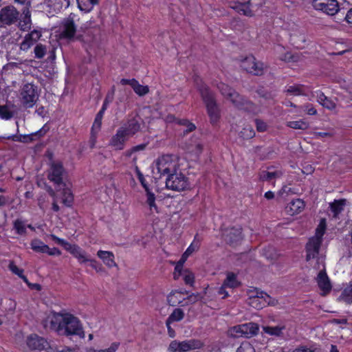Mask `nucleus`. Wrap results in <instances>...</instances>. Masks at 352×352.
Wrapping results in <instances>:
<instances>
[{"label":"nucleus","mask_w":352,"mask_h":352,"mask_svg":"<svg viewBox=\"0 0 352 352\" xmlns=\"http://www.w3.org/2000/svg\"><path fill=\"white\" fill-rule=\"evenodd\" d=\"M139 120H140V118H130L127 120L126 123L124 124V126L122 127L127 135H133L140 130L141 127Z\"/></svg>","instance_id":"aec40b11"},{"label":"nucleus","mask_w":352,"mask_h":352,"mask_svg":"<svg viewBox=\"0 0 352 352\" xmlns=\"http://www.w3.org/2000/svg\"><path fill=\"white\" fill-rule=\"evenodd\" d=\"M243 324H239L232 327L230 329V334L233 338L245 337Z\"/></svg>","instance_id":"09e8293b"},{"label":"nucleus","mask_w":352,"mask_h":352,"mask_svg":"<svg viewBox=\"0 0 352 352\" xmlns=\"http://www.w3.org/2000/svg\"><path fill=\"white\" fill-rule=\"evenodd\" d=\"M250 0L244 1L239 7H237V12L243 14L247 16H252L253 15L252 10L250 8Z\"/></svg>","instance_id":"58836bf2"},{"label":"nucleus","mask_w":352,"mask_h":352,"mask_svg":"<svg viewBox=\"0 0 352 352\" xmlns=\"http://www.w3.org/2000/svg\"><path fill=\"white\" fill-rule=\"evenodd\" d=\"M76 258L80 263H85L91 261L89 256H88L86 252L83 250H81V252H80Z\"/></svg>","instance_id":"13d9d810"},{"label":"nucleus","mask_w":352,"mask_h":352,"mask_svg":"<svg viewBox=\"0 0 352 352\" xmlns=\"http://www.w3.org/2000/svg\"><path fill=\"white\" fill-rule=\"evenodd\" d=\"M16 41V40L13 37H10L8 39V45L6 47L7 50L6 58L8 60H19L17 55L21 51Z\"/></svg>","instance_id":"a211bd4d"},{"label":"nucleus","mask_w":352,"mask_h":352,"mask_svg":"<svg viewBox=\"0 0 352 352\" xmlns=\"http://www.w3.org/2000/svg\"><path fill=\"white\" fill-rule=\"evenodd\" d=\"M125 133L123 128H120L116 133L111 138L110 145L113 146L116 150H122L126 141Z\"/></svg>","instance_id":"f3484780"},{"label":"nucleus","mask_w":352,"mask_h":352,"mask_svg":"<svg viewBox=\"0 0 352 352\" xmlns=\"http://www.w3.org/2000/svg\"><path fill=\"white\" fill-rule=\"evenodd\" d=\"M13 228L17 234L25 235L27 232L26 226L25 225L24 221L20 219H17L14 221Z\"/></svg>","instance_id":"37998d69"},{"label":"nucleus","mask_w":352,"mask_h":352,"mask_svg":"<svg viewBox=\"0 0 352 352\" xmlns=\"http://www.w3.org/2000/svg\"><path fill=\"white\" fill-rule=\"evenodd\" d=\"M302 109L305 111L309 115H316L317 113L316 109L311 104H307L302 107Z\"/></svg>","instance_id":"338daca9"},{"label":"nucleus","mask_w":352,"mask_h":352,"mask_svg":"<svg viewBox=\"0 0 352 352\" xmlns=\"http://www.w3.org/2000/svg\"><path fill=\"white\" fill-rule=\"evenodd\" d=\"M3 138L24 143H30L32 142V139L30 138L28 135H12L8 137H3Z\"/></svg>","instance_id":"49530a36"},{"label":"nucleus","mask_w":352,"mask_h":352,"mask_svg":"<svg viewBox=\"0 0 352 352\" xmlns=\"http://www.w3.org/2000/svg\"><path fill=\"white\" fill-rule=\"evenodd\" d=\"M263 328L264 332L270 336H280L283 334V331L285 329V325L279 324L275 327L265 326Z\"/></svg>","instance_id":"7c9ffc66"},{"label":"nucleus","mask_w":352,"mask_h":352,"mask_svg":"<svg viewBox=\"0 0 352 352\" xmlns=\"http://www.w3.org/2000/svg\"><path fill=\"white\" fill-rule=\"evenodd\" d=\"M203 298V296L199 294V293H196V294H192L190 295H189L186 299H188V300H190L192 303H195L196 302H197L198 300H199L200 299H201Z\"/></svg>","instance_id":"774afa93"},{"label":"nucleus","mask_w":352,"mask_h":352,"mask_svg":"<svg viewBox=\"0 0 352 352\" xmlns=\"http://www.w3.org/2000/svg\"><path fill=\"white\" fill-rule=\"evenodd\" d=\"M46 47L41 43L36 44L34 49V57L38 59L43 58L46 54Z\"/></svg>","instance_id":"8fccbe9b"},{"label":"nucleus","mask_w":352,"mask_h":352,"mask_svg":"<svg viewBox=\"0 0 352 352\" xmlns=\"http://www.w3.org/2000/svg\"><path fill=\"white\" fill-rule=\"evenodd\" d=\"M173 156L165 155L159 157L156 161V168L161 175H166L167 177L175 172V164L173 162Z\"/></svg>","instance_id":"9d476101"},{"label":"nucleus","mask_w":352,"mask_h":352,"mask_svg":"<svg viewBox=\"0 0 352 352\" xmlns=\"http://www.w3.org/2000/svg\"><path fill=\"white\" fill-rule=\"evenodd\" d=\"M184 281L186 285L193 286L195 282V276L192 272H188L184 276Z\"/></svg>","instance_id":"052dcab7"},{"label":"nucleus","mask_w":352,"mask_h":352,"mask_svg":"<svg viewBox=\"0 0 352 352\" xmlns=\"http://www.w3.org/2000/svg\"><path fill=\"white\" fill-rule=\"evenodd\" d=\"M146 192V203L149 206L151 210L154 209L157 212H158L157 206L155 204V195L153 192H152L150 188H147L145 190Z\"/></svg>","instance_id":"79ce46f5"},{"label":"nucleus","mask_w":352,"mask_h":352,"mask_svg":"<svg viewBox=\"0 0 352 352\" xmlns=\"http://www.w3.org/2000/svg\"><path fill=\"white\" fill-rule=\"evenodd\" d=\"M303 87L302 85L296 84L289 86L285 91L288 94L300 96L303 94Z\"/></svg>","instance_id":"a18cd8bd"},{"label":"nucleus","mask_w":352,"mask_h":352,"mask_svg":"<svg viewBox=\"0 0 352 352\" xmlns=\"http://www.w3.org/2000/svg\"><path fill=\"white\" fill-rule=\"evenodd\" d=\"M263 255L268 260L275 261L277 258V254L274 247L268 246L263 249Z\"/></svg>","instance_id":"de8ad7c7"},{"label":"nucleus","mask_w":352,"mask_h":352,"mask_svg":"<svg viewBox=\"0 0 352 352\" xmlns=\"http://www.w3.org/2000/svg\"><path fill=\"white\" fill-rule=\"evenodd\" d=\"M256 129L259 132H264L267 130V124L263 121L256 119L255 120Z\"/></svg>","instance_id":"0e129e2a"},{"label":"nucleus","mask_w":352,"mask_h":352,"mask_svg":"<svg viewBox=\"0 0 352 352\" xmlns=\"http://www.w3.org/2000/svg\"><path fill=\"white\" fill-rule=\"evenodd\" d=\"M38 96L37 85L33 83H25L21 87L20 100L25 108H32L38 99Z\"/></svg>","instance_id":"7ed1b4c3"},{"label":"nucleus","mask_w":352,"mask_h":352,"mask_svg":"<svg viewBox=\"0 0 352 352\" xmlns=\"http://www.w3.org/2000/svg\"><path fill=\"white\" fill-rule=\"evenodd\" d=\"M305 206V202L300 199L292 200L289 203V208L293 214L300 212Z\"/></svg>","instance_id":"e433bc0d"},{"label":"nucleus","mask_w":352,"mask_h":352,"mask_svg":"<svg viewBox=\"0 0 352 352\" xmlns=\"http://www.w3.org/2000/svg\"><path fill=\"white\" fill-rule=\"evenodd\" d=\"M185 316L184 311L180 308H176L169 315L167 320L171 322H179L184 319Z\"/></svg>","instance_id":"4c0bfd02"},{"label":"nucleus","mask_w":352,"mask_h":352,"mask_svg":"<svg viewBox=\"0 0 352 352\" xmlns=\"http://www.w3.org/2000/svg\"><path fill=\"white\" fill-rule=\"evenodd\" d=\"M222 237L224 241L232 247L237 246L243 239L242 230L240 228H228L223 230Z\"/></svg>","instance_id":"9b49d317"},{"label":"nucleus","mask_w":352,"mask_h":352,"mask_svg":"<svg viewBox=\"0 0 352 352\" xmlns=\"http://www.w3.org/2000/svg\"><path fill=\"white\" fill-rule=\"evenodd\" d=\"M204 148L203 142L199 140L197 136L193 135L188 143V149L196 154H200Z\"/></svg>","instance_id":"bb28decb"},{"label":"nucleus","mask_w":352,"mask_h":352,"mask_svg":"<svg viewBox=\"0 0 352 352\" xmlns=\"http://www.w3.org/2000/svg\"><path fill=\"white\" fill-rule=\"evenodd\" d=\"M322 242V240L319 237H311L309 239L305 246L307 261L318 258Z\"/></svg>","instance_id":"2eb2a0df"},{"label":"nucleus","mask_w":352,"mask_h":352,"mask_svg":"<svg viewBox=\"0 0 352 352\" xmlns=\"http://www.w3.org/2000/svg\"><path fill=\"white\" fill-rule=\"evenodd\" d=\"M51 238L56 243H57L58 245H61L62 247H63L65 248V250L66 249V248L67 247V245H69V243H68L67 241H65L64 239H60L58 238V236H55L54 234H52L51 235Z\"/></svg>","instance_id":"e2e57ef3"},{"label":"nucleus","mask_w":352,"mask_h":352,"mask_svg":"<svg viewBox=\"0 0 352 352\" xmlns=\"http://www.w3.org/2000/svg\"><path fill=\"white\" fill-rule=\"evenodd\" d=\"M208 115L210 118V122L212 125H215L219 122L221 115L220 109L217 102L206 105Z\"/></svg>","instance_id":"412c9836"},{"label":"nucleus","mask_w":352,"mask_h":352,"mask_svg":"<svg viewBox=\"0 0 352 352\" xmlns=\"http://www.w3.org/2000/svg\"><path fill=\"white\" fill-rule=\"evenodd\" d=\"M50 329L60 336L85 337L79 319L70 314H55L50 319Z\"/></svg>","instance_id":"f257e3e1"},{"label":"nucleus","mask_w":352,"mask_h":352,"mask_svg":"<svg viewBox=\"0 0 352 352\" xmlns=\"http://www.w3.org/2000/svg\"><path fill=\"white\" fill-rule=\"evenodd\" d=\"M16 113L15 106L13 104L0 105V118L8 120L12 118Z\"/></svg>","instance_id":"5701e85b"},{"label":"nucleus","mask_w":352,"mask_h":352,"mask_svg":"<svg viewBox=\"0 0 352 352\" xmlns=\"http://www.w3.org/2000/svg\"><path fill=\"white\" fill-rule=\"evenodd\" d=\"M28 348L35 352H57L44 338L37 334H31L26 339Z\"/></svg>","instance_id":"423d86ee"},{"label":"nucleus","mask_w":352,"mask_h":352,"mask_svg":"<svg viewBox=\"0 0 352 352\" xmlns=\"http://www.w3.org/2000/svg\"><path fill=\"white\" fill-rule=\"evenodd\" d=\"M166 187L175 191H183L190 188L188 178L181 172L176 170L169 175L166 179Z\"/></svg>","instance_id":"39448f33"},{"label":"nucleus","mask_w":352,"mask_h":352,"mask_svg":"<svg viewBox=\"0 0 352 352\" xmlns=\"http://www.w3.org/2000/svg\"><path fill=\"white\" fill-rule=\"evenodd\" d=\"M8 269L14 274L17 275L21 278L26 284H29L28 278L23 275L24 270L19 268L14 263V261H10L8 265Z\"/></svg>","instance_id":"f704fd0d"},{"label":"nucleus","mask_w":352,"mask_h":352,"mask_svg":"<svg viewBox=\"0 0 352 352\" xmlns=\"http://www.w3.org/2000/svg\"><path fill=\"white\" fill-rule=\"evenodd\" d=\"M239 136L244 140H249L255 136V132L251 127H245L239 133Z\"/></svg>","instance_id":"3c124183"},{"label":"nucleus","mask_w":352,"mask_h":352,"mask_svg":"<svg viewBox=\"0 0 352 352\" xmlns=\"http://www.w3.org/2000/svg\"><path fill=\"white\" fill-rule=\"evenodd\" d=\"M49 166L50 168L47 171V179L53 182L56 185V187L65 186L63 178L65 172L63 163L61 162H53Z\"/></svg>","instance_id":"1a4fd4ad"},{"label":"nucleus","mask_w":352,"mask_h":352,"mask_svg":"<svg viewBox=\"0 0 352 352\" xmlns=\"http://www.w3.org/2000/svg\"><path fill=\"white\" fill-rule=\"evenodd\" d=\"M195 81L196 82L197 89L206 106L217 102L214 94L208 85L204 84L200 79H195Z\"/></svg>","instance_id":"ddd939ff"},{"label":"nucleus","mask_w":352,"mask_h":352,"mask_svg":"<svg viewBox=\"0 0 352 352\" xmlns=\"http://www.w3.org/2000/svg\"><path fill=\"white\" fill-rule=\"evenodd\" d=\"M287 126L294 129L306 130L309 128V123L303 120L288 122Z\"/></svg>","instance_id":"c03bdc74"},{"label":"nucleus","mask_w":352,"mask_h":352,"mask_svg":"<svg viewBox=\"0 0 352 352\" xmlns=\"http://www.w3.org/2000/svg\"><path fill=\"white\" fill-rule=\"evenodd\" d=\"M204 346V343L199 339H190L184 341L173 340L168 348V352H189L200 349Z\"/></svg>","instance_id":"20e7f679"},{"label":"nucleus","mask_w":352,"mask_h":352,"mask_svg":"<svg viewBox=\"0 0 352 352\" xmlns=\"http://www.w3.org/2000/svg\"><path fill=\"white\" fill-rule=\"evenodd\" d=\"M263 298L265 302L268 305L274 306L277 304V300L276 299L272 298L270 296H269L266 293H264L263 292H261L259 293L257 292L256 296L253 299H252L251 303L252 304L255 303L258 300V298Z\"/></svg>","instance_id":"72a5a7b5"},{"label":"nucleus","mask_w":352,"mask_h":352,"mask_svg":"<svg viewBox=\"0 0 352 352\" xmlns=\"http://www.w3.org/2000/svg\"><path fill=\"white\" fill-rule=\"evenodd\" d=\"M136 173H137V176H138V180L141 183V185L144 188V190L148 188H149L148 185L146 183L143 174L140 172V170L138 168H136Z\"/></svg>","instance_id":"680f3d73"},{"label":"nucleus","mask_w":352,"mask_h":352,"mask_svg":"<svg viewBox=\"0 0 352 352\" xmlns=\"http://www.w3.org/2000/svg\"><path fill=\"white\" fill-rule=\"evenodd\" d=\"M230 101L237 109L248 113L254 112L256 109V105L254 102L240 95L238 92L234 94V97Z\"/></svg>","instance_id":"4468645a"},{"label":"nucleus","mask_w":352,"mask_h":352,"mask_svg":"<svg viewBox=\"0 0 352 352\" xmlns=\"http://www.w3.org/2000/svg\"><path fill=\"white\" fill-rule=\"evenodd\" d=\"M317 101L324 108L333 110L336 107V103L329 98L326 96L323 92H316Z\"/></svg>","instance_id":"b1692460"},{"label":"nucleus","mask_w":352,"mask_h":352,"mask_svg":"<svg viewBox=\"0 0 352 352\" xmlns=\"http://www.w3.org/2000/svg\"><path fill=\"white\" fill-rule=\"evenodd\" d=\"M97 256L102 260L104 263L109 267H112L116 265L114 261V255L111 252L99 250L97 252Z\"/></svg>","instance_id":"393cba45"},{"label":"nucleus","mask_w":352,"mask_h":352,"mask_svg":"<svg viewBox=\"0 0 352 352\" xmlns=\"http://www.w3.org/2000/svg\"><path fill=\"white\" fill-rule=\"evenodd\" d=\"M120 83L123 85H129L135 91L136 94L140 96H143L148 93L149 89L148 86H144L139 84L138 81L135 78L132 79H126L122 78L120 80Z\"/></svg>","instance_id":"dca6fc26"},{"label":"nucleus","mask_w":352,"mask_h":352,"mask_svg":"<svg viewBox=\"0 0 352 352\" xmlns=\"http://www.w3.org/2000/svg\"><path fill=\"white\" fill-rule=\"evenodd\" d=\"M318 287L323 292V295H326L331 290V285L329 278L324 270L320 271L317 276Z\"/></svg>","instance_id":"6ab92c4d"},{"label":"nucleus","mask_w":352,"mask_h":352,"mask_svg":"<svg viewBox=\"0 0 352 352\" xmlns=\"http://www.w3.org/2000/svg\"><path fill=\"white\" fill-rule=\"evenodd\" d=\"M317 348L315 346H311L309 347L307 346H300L295 349L292 352H315Z\"/></svg>","instance_id":"bf43d9fd"},{"label":"nucleus","mask_w":352,"mask_h":352,"mask_svg":"<svg viewBox=\"0 0 352 352\" xmlns=\"http://www.w3.org/2000/svg\"><path fill=\"white\" fill-rule=\"evenodd\" d=\"M257 94L265 100H273L274 97L271 92L265 90L263 87L259 88L256 90Z\"/></svg>","instance_id":"5fc2aeb1"},{"label":"nucleus","mask_w":352,"mask_h":352,"mask_svg":"<svg viewBox=\"0 0 352 352\" xmlns=\"http://www.w3.org/2000/svg\"><path fill=\"white\" fill-rule=\"evenodd\" d=\"M281 173L280 171H267L263 170L260 174V179L263 181L270 182L274 178H277L281 176Z\"/></svg>","instance_id":"ea45409f"},{"label":"nucleus","mask_w":352,"mask_h":352,"mask_svg":"<svg viewBox=\"0 0 352 352\" xmlns=\"http://www.w3.org/2000/svg\"><path fill=\"white\" fill-rule=\"evenodd\" d=\"M236 352H256L254 346L248 342H243L238 347Z\"/></svg>","instance_id":"603ef678"},{"label":"nucleus","mask_w":352,"mask_h":352,"mask_svg":"<svg viewBox=\"0 0 352 352\" xmlns=\"http://www.w3.org/2000/svg\"><path fill=\"white\" fill-rule=\"evenodd\" d=\"M31 248L32 249L36 252L39 253H45L46 251H48L49 246L45 245L42 241L40 239H34L31 241Z\"/></svg>","instance_id":"473e14b6"},{"label":"nucleus","mask_w":352,"mask_h":352,"mask_svg":"<svg viewBox=\"0 0 352 352\" xmlns=\"http://www.w3.org/2000/svg\"><path fill=\"white\" fill-rule=\"evenodd\" d=\"M218 89H219L221 94L230 100L234 97V94L237 93L232 87L224 83H220L218 85Z\"/></svg>","instance_id":"2f4dec72"},{"label":"nucleus","mask_w":352,"mask_h":352,"mask_svg":"<svg viewBox=\"0 0 352 352\" xmlns=\"http://www.w3.org/2000/svg\"><path fill=\"white\" fill-rule=\"evenodd\" d=\"M30 7L25 6V8L23 11V14H24V16L23 18V24H21V29L23 31H25L30 28V24H31V14L29 10Z\"/></svg>","instance_id":"c9c22d12"},{"label":"nucleus","mask_w":352,"mask_h":352,"mask_svg":"<svg viewBox=\"0 0 352 352\" xmlns=\"http://www.w3.org/2000/svg\"><path fill=\"white\" fill-rule=\"evenodd\" d=\"M78 7L85 13L89 12L92 10L94 6L98 5L99 0H76Z\"/></svg>","instance_id":"cd10ccee"},{"label":"nucleus","mask_w":352,"mask_h":352,"mask_svg":"<svg viewBox=\"0 0 352 352\" xmlns=\"http://www.w3.org/2000/svg\"><path fill=\"white\" fill-rule=\"evenodd\" d=\"M346 204V199L335 200L330 204L329 208L333 213V217L338 218V215L343 211L344 206Z\"/></svg>","instance_id":"c85d7f7f"},{"label":"nucleus","mask_w":352,"mask_h":352,"mask_svg":"<svg viewBox=\"0 0 352 352\" xmlns=\"http://www.w3.org/2000/svg\"><path fill=\"white\" fill-rule=\"evenodd\" d=\"M49 131V127L45 124L41 129L34 133V135L36 136V138L40 139L43 137L47 132Z\"/></svg>","instance_id":"69168bd1"},{"label":"nucleus","mask_w":352,"mask_h":352,"mask_svg":"<svg viewBox=\"0 0 352 352\" xmlns=\"http://www.w3.org/2000/svg\"><path fill=\"white\" fill-rule=\"evenodd\" d=\"M324 221V225L320 223L318 228H316V235L314 237H319L320 240H322V236L325 232L326 230V222L325 219H322Z\"/></svg>","instance_id":"4d7b16f0"},{"label":"nucleus","mask_w":352,"mask_h":352,"mask_svg":"<svg viewBox=\"0 0 352 352\" xmlns=\"http://www.w3.org/2000/svg\"><path fill=\"white\" fill-rule=\"evenodd\" d=\"M102 125V119L98 118L96 116L94 122L93 123L92 127H91V134L92 135L98 133V132L100 130Z\"/></svg>","instance_id":"6e6d98bb"},{"label":"nucleus","mask_w":352,"mask_h":352,"mask_svg":"<svg viewBox=\"0 0 352 352\" xmlns=\"http://www.w3.org/2000/svg\"><path fill=\"white\" fill-rule=\"evenodd\" d=\"M311 4L316 10L333 16L340 12L339 3L337 0H312Z\"/></svg>","instance_id":"6e6552de"},{"label":"nucleus","mask_w":352,"mask_h":352,"mask_svg":"<svg viewBox=\"0 0 352 352\" xmlns=\"http://www.w3.org/2000/svg\"><path fill=\"white\" fill-rule=\"evenodd\" d=\"M338 299L344 301L347 304L352 303V285L344 288Z\"/></svg>","instance_id":"a19ab883"},{"label":"nucleus","mask_w":352,"mask_h":352,"mask_svg":"<svg viewBox=\"0 0 352 352\" xmlns=\"http://www.w3.org/2000/svg\"><path fill=\"white\" fill-rule=\"evenodd\" d=\"M243 324V327H245L243 329L245 333V338H251L258 334L259 327L256 323L248 322Z\"/></svg>","instance_id":"c756f323"},{"label":"nucleus","mask_w":352,"mask_h":352,"mask_svg":"<svg viewBox=\"0 0 352 352\" xmlns=\"http://www.w3.org/2000/svg\"><path fill=\"white\" fill-rule=\"evenodd\" d=\"M20 13L12 5L3 7L0 10L1 26H10L15 24L19 19Z\"/></svg>","instance_id":"0eeeda50"},{"label":"nucleus","mask_w":352,"mask_h":352,"mask_svg":"<svg viewBox=\"0 0 352 352\" xmlns=\"http://www.w3.org/2000/svg\"><path fill=\"white\" fill-rule=\"evenodd\" d=\"M56 191H60L62 202L67 207H71L74 202V196L71 190L65 186L56 187Z\"/></svg>","instance_id":"4be33fe9"},{"label":"nucleus","mask_w":352,"mask_h":352,"mask_svg":"<svg viewBox=\"0 0 352 352\" xmlns=\"http://www.w3.org/2000/svg\"><path fill=\"white\" fill-rule=\"evenodd\" d=\"M82 249L76 244H71L69 243L67 247L66 248L65 250L69 252L71 254H72L75 258L77 256V255L81 252V250Z\"/></svg>","instance_id":"864d4df0"},{"label":"nucleus","mask_w":352,"mask_h":352,"mask_svg":"<svg viewBox=\"0 0 352 352\" xmlns=\"http://www.w3.org/2000/svg\"><path fill=\"white\" fill-rule=\"evenodd\" d=\"M223 285L224 287L234 289L240 286L241 283L237 280L236 274L232 272H228L226 274V278L224 280Z\"/></svg>","instance_id":"a878e982"},{"label":"nucleus","mask_w":352,"mask_h":352,"mask_svg":"<svg viewBox=\"0 0 352 352\" xmlns=\"http://www.w3.org/2000/svg\"><path fill=\"white\" fill-rule=\"evenodd\" d=\"M241 67L248 73L254 76H261L263 73V63L256 62L253 56H249L242 60Z\"/></svg>","instance_id":"f8f14e48"},{"label":"nucleus","mask_w":352,"mask_h":352,"mask_svg":"<svg viewBox=\"0 0 352 352\" xmlns=\"http://www.w3.org/2000/svg\"><path fill=\"white\" fill-rule=\"evenodd\" d=\"M75 14L71 13L67 18L64 19L59 27V38L67 41H81L82 36L81 34L76 35V26L74 23Z\"/></svg>","instance_id":"f03ea898"}]
</instances>
